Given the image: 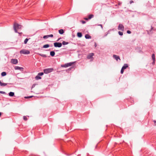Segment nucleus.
I'll return each instance as SVG.
<instances>
[{"instance_id":"nucleus-35","label":"nucleus","mask_w":156,"mask_h":156,"mask_svg":"<svg viewBox=\"0 0 156 156\" xmlns=\"http://www.w3.org/2000/svg\"><path fill=\"white\" fill-rule=\"evenodd\" d=\"M80 22L83 24H85L86 23V22L85 21H84V20H81V21H80Z\"/></svg>"},{"instance_id":"nucleus-26","label":"nucleus","mask_w":156,"mask_h":156,"mask_svg":"<svg viewBox=\"0 0 156 156\" xmlns=\"http://www.w3.org/2000/svg\"><path fill=\"white\" fill-rule=\"evenodd\" d=\"M74 63V62H70L69 63H68V66H71Z\"/></svg>"},{"instance_id":"nucleus-25","label":"nucleus","mask_w":156,"mask_h":156,"mask_svg":"<svg viewBox=\"0 0 156 156\" xmlns=\"http://www.w3.org/2000/svg\"><path fill=\"white\" fill-rule=\"evenodd\" d=\"M69 44L68 42H66L65 41H64L62 42V44L63 45H65L67 44Z\"/></svg>"},{"instance_id":"nucleus-19","label":"nucleus","mask_w":156,"mask_h":156,"mask_svg":"<svg viewBox=\"0 0 156 156\" xmlns=\"http://www.w3.org/2000/svg\"><path fill=\"white\" fill-rule=\"evenodd\" d=\"M49 47H50V46L49 44H46L43 45V48H47Z\"/></svg>"},{"instance_id":"nucleus-5","label":"nucleus","mask_w":156,"mask_h":156,"mask_svg":"<svg viewBox=\"0 0 156 156\" xmlns=\"http://www.w3.org/2000/svg\"><path fill=\"white\" fill-rule=\"evenodd\" d=\"M54 45L55 47L60 48L62 46V43L58 42H55L54 43Z\"/></svg>"},{"instance_id":"nucleus-41","label":"nucleus","mask_w":156,"mask_h":156,"mask_svg":"<svg viewBox=\"0 0 156 156\" xmlns=\"http://www.w3.org/2000/svg\"><path fill=\"white\" fill-rule=\"evenodd\" d=\"M155 60H153V62H152V64L153 65H154V64H155Z\"/></svg>"},{"instance_id":"nucleus-12","label":"nucleus","mask_w":156,"mask_h":156,"mask_svg":"<svg viewBox=\"0 0 156 156\" xmlns=\"http://www.w3.org/2000/svg\"><path fill=\"white\" fill-rule=\"evenodd\" d=\"M55 53L54 51H52L50 52V55L52 57H53L55 56Z\"/></svg>"},{"instance_id":"nucleus-13","label":"nucleus","mask_w":156,"mask_h":156,"mask_svg":"<svg viewBox=\"0 0 156 156\" xmlns=\"http://www.w3.org/2000/svg\"><path fill=\"white\" fill-rule=\"evenodd\" d=\"M58 32L60 34H62L64 32L63 29H61L59 30Z\"/></svg>"},{"instance_id":"nucleus-33","label":"nucleus","mask_w":156,"mask_h":156,"mask_svg":"<svg viewBox=\"0 0 156 156\" xmlns=\"http://www.w3.org/2000/svg\"><path fill=\"white\" fill-rule=\"evenodd\" d=\"M124 69L122 68L121 69V71H120V73L121 74H122L124 72Z\"/></svg>"},{"instance_id":"nucleus-28","label":"nucleus","mask_w":156,"mask_h":156,"mask_svg":"<svg viewBox=\"0 0 156 156\" xmlns=\"http://www.w3.org/2000/svg\"><path fill=\"white\" fill-rule=\"evenodd\" d=\"M118 34L120 36H122L123 35V32L120 31L118 32Z\"/></svg>"},{"instance_id":"nucleus-46","label":"nucleus","mask_w":156,"mask_h":156,"mask_svg":"<svg viewBox=\"0 0 156 156\" xmlns=\"http://www.w3.org/2000/svg\"><path fill=\"white\" fill-rule=\"evenodd\" d=\"M107 35H108V34H105V35H104V36L105 37V36H107Z\"/></svg>"},{"instance_id":"nucleus-43","label":"nucleus","mask_w":156,"mask_h":156,"mask_svg":"<svg viewBox=\"0 0 156 156\" xmlns=\"http://www.w3.org/2000/svg\"><path fill=\"white\" fill-rule=\"evenodd\" d=\"M61 39V37H60L59 38H58L57 40L56 41H59V40Z\"/></svg>"},{"instance_id":"nucleus-8","label":"nucleus","mask_w":156,"mask_h":156,"mask_svg":"<svg viewBox=\"0 0 156 156\" xmlns=\"http://www.w3.org/2000/svg\"><path fill=\"white\" fill-rule=\"evenodd\" d=\"M11 62L14 64H16L18 63V60L16 59H12L11 60Z\"/></svg>"},{"instance_id":"nucleus-30","label":"nucleus","mask_w":156,"mask_h":156,"mask_svg":"<svg viewBox=\"0 0 156 156\" xmlns=\"http://www.w3.org/2000/svg\"><path fill=\"white\" fill-rule=\"evenodd\" d=\"M23 119L25 121H27V117L26 116H24L23 117Z\"/></svg>"},{"instance_id":"nucleus-14","label":"nucleus","mask_w":156,"mask_h":156,"mask_svg":"<svg viewBox=\"0 0 156 156\" xmlns=\"http://www.w3.org/2000/svg\"><path fill=\"white\" fill-rule=\"evenodd\" d=\"M9 95L10 97H13L14 95V93L13 92H10L9 93Z\"/></svg>"},{"instance_id":"nucleus-17","label":"nucleus","mask_w":156,"mask_h":156,"mask_svg":"<svg viewBox=\"0 0 156 156\" xmlns=\"http://www.w3.org/2000/svg\"><path fill=\"white\" fill-rule=\"evenodd\" d=\"M77 36L79 37H81L82 36V34L81 32H78L77 33Z\"/></svg>"},{"instance_id":"nucleus-42","label":"nucleus","mask_w":156,"mask_h":156,"mask_svg":"<svg viewBox=\"0 0 156 156\" xmlns=\"http://www.w3.org/2000/svg\"><path fill=\"white\" fill-rule=\"evenodd\" d=\"M153 122H154V125H156V120H154Z\"/></svg>"},{"instance_id":"nucleus-37","label":"nucleus","mask_w":156,"mask_h":156,"mask_svg":"<svg viewBox=\"0 0 156 156\" xmlns=\"http://www.w3.org/2000/svg\"><path fill=\"white\" fill-rule=\"evenodd\" d=\"M48 38V35L44 36L43 37V38L44 39L47 38Z\"/></svg>"},{"instance_id":"nucleus-39","label":"nucleus","mask_w":156,"mask_h":156,"mask_svg":"<svg viewBox=\"0 0 156 156\" xmlns=\"http://www.w3.org/2000/svg\"><path fill=\"white\" fill-rule=\"evenodd\" d=\"M84 19L86 20H89V19H88V18H84Z\"/></svg>"},{"instance_id":"nucleus-16","label":"nucleus","mask_w":156,"mask_h":156,"mask_svg":"<svg viewBox=\"0 0 156 156\" xmlns=\"http://www.w3.org/2000/svg\"><path fill=\"white\" fill-rule=\"evenodd\" d=\"M91 37L88 34H86L85 35V38L87 39H90Z\"/></svg>"},{"instance_id":"nucleus-15","label":"nucleus","mask_w":156,"mask_h":156,"mask_svg":"<svg viewBox=\"0 0 156 156\" xmlns=\"http://www.w3.org/2000/svg\"><path fill=\"white\" fill-rule=\"evenodd\" d=\"M128 67V65L126 64H125L122 67V68L124 70L126 69Z\"/></svg>"},{"instance_id":"nucleus-2","label":"nucleus","mask_w":156,"mask_h":156,"mask_svg":"<svg viewBox=\"0 0 156 156\" xmlns=\"http://www.w3.org/2000/svg\"><path fill=\"white\" fill-rule=\"evenodd\" d=\"M94 55V53H91L89 54L87 56V58L88 59L90 60V61L92 62L93 61L94 58L93 56Z\"/></svg>"},{"instance_id":"nucleus-6","label":"nucleus","mask_w":156,"mask_h":156,"mask_svg":"<svg viewBox=\"0 0 156 156\" xmlns=\"http://www.w3.org/2000/svg\"><path fill=\"white\" fill-rule=\"evenodd\" d=\"M118 29V30L123 31L124 30V27L122 24H120L119 25Z\"/></svg>"},{"instance_id":"nucleus-24","label":"nucleus","mask_w":156,"mask_h":156,"mask_svg":"<svg viewBox=\"0 0 156 156\" xmlns=\"http://www.w3.org/2000/svg\"><path fill=\"white\" fill-rule=\"evenodd\" d=\"M151 57L153 60H155V54H152Z\"/></svg>"},{"instance_id":"nucleus-22","label":"nucleus","mask_w":156,"mask_h":156,"mask_svg":"<svg viewBox=\"0 0 156 156\" xmlns=\"http://www.w3.org/2000/svg\"><path fill=\"white\" fill-rule=\"evenodd\" d=\"M1 75L2 76H4L6 75V73L5 72H3L2 73Z\"/></svg>"},{"instance_id":"nucleus-21","label":"nucleus","mask_w":156,"mask_h":156,"mask_svg":"<svg viewBox=\"0 0 156 156\" xmlns=\"http://www.w3.org/2000/svg\"><path fill=\"white\" fill-rule=\"evenodd\" d=\"M61 67H63L66 68V67H69V66H68V63H67L65 64L64 65H62Z\"/></svg>"},{"instance_id":"nucleus-49","label":"nucleus","mask_w":156,"mask_h":156,"mask_svg":"<svg viewBox=\"0 0 156 156\" xmlns=\"http://www.w3.org/2000/svg\"><path fill=\"white\" fill-rule=\"evenodd\" d=\"M95 47H96V46H97V45H96V44H95Z\"/></svg>"},{"instance_id":"nucleus-38","label":"nucleus","mask_w":156,"mask_h":156,"mask_svg":"<svg viewBox=\"0 0 156 156\" xmlns=\"http://www.w3.org/2000/svg\"><path fill=\"white\" fill-rule=\"evenodd\" d=\"M127 33L128 34H130L131 33V31L129 30L127 31Z\"/></svg>"},{"instance_id":"nucleus-34","label":"nucleus","mask_w":156,"mask_h":156,"mask_svg":"<svg viewBox=\"0 0 156 156\" xmlns=\"http://www.w3.org/2000/svg\"><path fill=\"white\" fill-rule=\"evenodd\" d=\"M48 37H53V34H50V35H48Z\"/></svg>"},{"instance_id":"nucleus-3","label":"nucleus","mask_w":156,"mask_h":156,"mask_svg":"<svg viewBox=\"0 0 156 156\" xmlns=\"http://www.w3.org/2000/svg\"><path fill=\"white\" fill-rule=\"evenodd\" d=\"M30 51L26 49H22L20 51V54H23L24 55H28L30 53Z\"/></svg>"},{"instance_id":"nucleus-31","label":"nucleus","mask_w":156,"mask_h":156,"mask_svg":"<svg viewBox=\"0 0 156 156\" xmlns=\"http://www.w3.org/2000/svg\"><path fill=\"white\" fill-rule=\"evenodd\" d=\"M33 96H27V97H25V98H30L32 97Z\"/></svg>"},{"instance_id":"nucleus-47","label":"nucleus","mask_w":156,"mask_h":156,"mask_svg":"<svg viewBox=\"0 0 156 156\" xmlns=\"http://www.w3.org/2000/svg\"><path fill=\"white\" fill-rule=\"evenodd\" d=\"M71 68H72V67H70V68H69V70H70L71 69Z\"/></svg>"},{"instance_id":"nucleus-18","label":"nucleus","mask_w":156,"mask_h":156,"mask_svg":"<svg viewBox=\"0 0 156 156\" xmlns=\"http://www.w3.org/2000/svg\"><path fill=\"white\" fill-rule=\"evenodd\" d=\"M94 17V15L93 14H90L88 16V19L90 20L92 18Z\"/></svg>"},{"instance_id":"nucleus-9","label":"nucleus","mask_w":156,"mask_h":156,"mask_svg":"<svg viewBox=\"0 0 156 156\" xmlns=\"http://www.w3.org/2000/svg\"><path fill=\"white\" fill-rule=\"evenodd\" d=\"M113 57L117 61H118L119 60V61L121 60L119 56L118 55H113Z\"/></svg>"},{"instance_id":"nucleus-27","label":"nucleus","mask_w":156,"mask_h":156,"mask_svg":"<svg viewBox=\"0 0 156 156\" xmlns=\"http://www.w3.org/2000/svg\"><path fill=\"white\" fill-rule=\"evenodd\" d=\"M29 39H28L27 38L25 39L24 41V44H26L27 42H28Z\"/></svg>"},{"instance_id":"nucleus-4","label":"nucleus","mask_w":156,"mask_h":156,"mask_svg":"<svg viewBox=\"0 0 156 156\" xmlns=\"http://www.w3.org/2000/svg\"><path fill=\"white\" fill-rule=\"evenodd\" d=\"M53 70V68H48L44 69L43 71L44 73L48 74L52 72Z\"/></svg>"},{"instance_id":"nucleus-20","label":"nucleus","mask_w":156,"mask_h":156,"mask_svg":"<svg viewBox=\"0 0 156 156\" xmlns=\"http://www.w3.org/2000/svg\"><path fill=\"white\" fill-rule=\"evenodd\" d=\"M35 78L36 80L41 79V77L38 74L36 76Z\"/></svg>"},{"instance_id":"nucleus-23","label":"nucleus","mask_w":156,"mask_h":156,"mask_svg":"<svg viewBox=\"0 0 156 156\" xmlns=\"http://www.w3.org/2000/svg\"><path fill=\"white\" fill-rule=\"evenodd\" d=\"M38 54L39 55H40L43 57L46 58L47 57L46 55L45 54H41V53H39Z\"/></svg>"},{"instance_id":"nucleus-32","label":"nucleus","mask_w":156,"mask_h":156,"mask_svg":"<svg viewBox=\"0 0 156 156\" xmlns=\"http://www.w3.org/2000/svg\"><path fill=\"white\" fill-rule=\"evenodd\" d=\"M95 25H96V26H100V27H101V29H103V26H102V24H98V25H96V24H95Z\"/></svg>"},{"instance_id":"nucleus-40","label":"nucleus","mask_w":156,"mask_h":156,"mask_svg":"<svg viewBox=\"0 0 156 156\" xmlns=\"http://www.w3.org/2000/svg\"><path fill=\"white\" fill-rule=\"evenodd\" d=\"M133 3V0H131L129 2V3L131 4L132 3Z\"/></svg>"},{"instance_id":"nucleus-44","label":"nucleus","mask_w":156,"mask_h":156,"mask_svg":"<svg viewBox=\"0 0 156 156\" xmlns=\"http://www.w3.org/2000/svg\"><path fill=\"white\" fill-rule=\"evenodd\" d=\"M109 31H108L107 32V34H109Z\"/></svg>"},{"instance_id":"nucleus-45","label":"nucleus","mask_w":156,"mask_h":156,"mask_svg":"<svg viewBox=\"0 0 156 156\" xmlns=\"http://www.w3.org/2000/svg\"><path fill=\"white\" fill-rule=\"evenodd\" d=\"M34 86H35V85H34H34H32V88H33L34 87Z\"/></svg>"},{"instance_id":"nucleus-29","label":"nucleus","mask_w":156,"mask_h":156,"mask_svg":"<svg viewBox=\"0 0 156 156\" xmlns=\"http://www.w3.org/2000/svg\"><path fill=\"white\" fill-rule=\"evenodd\" d=\"M44 73H43V72H40V73H38V75H39L40 76H42L44 74Z\"/></svg>"},{"instance_id":"nucleus-7","label":"nucleus","mask_w":156,"mask_h":156,"mask_svg":"<svg viewBox=\"0 0 156 156\" xmlns=\"http://www.w3.org/2000/svg\"><path fill=\"white\" fill-rule=\"evenodd\" d=\"M151 29L149 31H147V33L148 34H151L153 33V31H155V29L152 26H151Z\"/></svg>"},{"instance_id":"nucleus-48","label":"nucleus","mask_w":156,"mask_h":156,"mask_svg":"<svg viewBox=\"0 0 156 156\" xmlns=\"http://www.w3.org/2000/svg\"><path fill=\"white\" fill-rule=\"evenodd\" d=\"M50 47H52L53 46V45L52 44H51V45H50Z\"/></svg>"},{"instance_id":"nucleus-36","label":"nucleus","mask_w":156,"mask_h":156,"mask_svg":"<svg viewBox=\"0 0 156 156\" xmlns=\"http://www.w3.org/2000/svg\"><path fill=\"white\" fill-rule=\"evenodd\" d=\"M0 94H5V92H4V91H0Z\"/></svg>"},{"instance_id":"nucleus-1","label":"nucleus","mask_w":156,"mask_h":156,"mask_svg":"<svg viewBox=\"0 0 156 156\" xmlns=\"http://www.w3.org/2000/svg\"><path fill=\"white\" fill-rule=\"evenodd\" d=\"M22 27V26L21 25H19L16 23H14L13 25V28L15 32L16 33H18L19 34H21L22 33H20L18 32H17V30L19 29H21Z\"/></svg>"},{"instance_id":"nucleus-11","label":"nucleus","mask_w":156,"mask_h":156,"mask_svg":"<svg viewBox=\"0 0 156 156\" xmlns=\"http://www.w3.org/2000/svg\"><path fill=\"white\" fill-rule=\"evenodd\" d=\"M7 83H2L1 80H0V85L1 86H5L7 85Z\"/></svg>"},{"instance_id":"nucleus-10","label":"nucleus","mask_w":156,"mask_h":156,"mask_svg":"<svg viewBox=\"0 0 156 156\" xmlns=\"http://www.w3.org/2000/svg\"><path fill=\"white\" fill-rule=\"evenodd\" d=\"M14 69L15 70H19L21 71H23V67H20L18 66H16Z\"/></svg>"}]
</instances>
